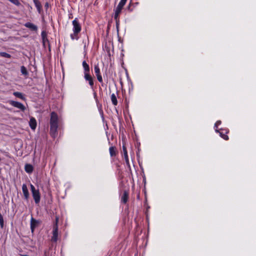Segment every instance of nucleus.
Returning a JSON list of instances; mask_svg holds the SVG:
<instances>
[{
  "label": "nucleus",
  "mask_w": 256,
  "mask_h": 256,
  "mask_svg": "<svg viewBox=\"0 0 256 256\" xmlns=\"http://www.w3.org/2000/svg\"><path fill=\"white\" fill-rule=\"evenodd\" d=\"M58 114L52 112L50 113V134L52 137L54 138L58 135Z\"/></svg>",
  "instance_id": "1"
},
{
  "label": "nucleus",
  "mask_w": 256,
  "mask_h": 256,
  "mask_svg": "<svg viewBox=\"0 0 256 256\" xmlns=\"http://www.w3.org/2000/svg\"><path fill=\"white\" fill-rule=\"evenodd\" d=\"M30 190L32 197L36 204H38L40 200V194L38 189H36L34 185L30 184Z\"/></svg>",
  "instance_id": "2"
},
{
  "label": "nucleus",
  "mask_w": 256,
  "mask_h": 256,
  "mask_svg": "<svg viewBox=\"0 0 256 256\" xmlns=\"http://www.w3.org/2000/svg\"><path fill=\"white\" fill-rule=\"evenodd\" d=\"M84 70V78L86 80H92V77L90 74V70L89 65L86 60H84L82 63Z\"/></svg>",
  "instance_id": "3"
},
{
  "label": "nucleus",
  "mask_w": 256,
  "mask_h": 256,
  "mask_svg": "<svg viewBox=\"0 0 256 256\" xmlns=\"http://www.w3.org/2000/svg\"><path fill=\"white\" fill-rule=\"evenodd\" d=\"M58 217L56 218V221L54 222L52 230V241L53 242H56L58 238Z\"/></svg>",
  "instance_id": "4"
},
{
  "label": "nucleus",
  "mask_w": 256,
  "mask_h": 256,
  "mask_svg": "<svg viewBox=\"0 0 256 256\" xmlns=\"http://www.w3.org/2000/svg\"><path fill=\"white\" fill-rule=\"evenodd\" d=\"M72 24L73 32L79 34L82 30V26L78 18H76L73 20Z\"/></svg>",
  "instance_id": "5"
},
{
  "label": "nucleus",
  "mask_w": 256,
  "mask_h": 256,
  "mask_svg": "<svg viewBox=\"0 0 256 256\" xmlns=\"http://www.w3.org/2000/svg\"><path fill=\"white\" fill-rule=\"evenodd\" d=\"M219 132H217L219 133L220 136L224 140H228L229 138L227 134L229 132V130L227 128H222L218 130Z\"/></svg>",
  "instance_id": "6"
},
{
  "label": "nucleus",
  "mask_w": 256,
  "mask_h": 256,
  "mask_svg": "<svg viewBox=\"0 0 256 256\" xmlns=\"http://www.w3.org/2000/svg\"><path fill=\"white\" fill-rule=\"evenodd\" d=\"M40 221L34 219L32 216L30 218V227L32 233H34L35 228L40 224Z\"/></svg>",
  "instance_id": "7"
},
{
  "label": "nucleus",
  "mask_w": 256,
  "mask_h": 256,
  "mask_svg": "<svg viewBox=\"0 0 256 256\" xmlns=\"http://www.w3.org/2000/svg\"><path fill=\"white\" fill-rule=\"evenodd\" d=\"M10 104L15 108L20 109L22 111H24L26 110L24 106L20 102L11 100L10 102Z\"/></svg>",
  "instance_id": "8"
},
{
  "label": "nucleus",
  "mask_w": 256,
  "mask_h": 256,
  "mask_svg": "<svg viewBox=\"0 0 256 256\" xmlns=\"http://www.w3.org/2000/svg\"><path fill=\"white\" fill-rule=\"evenodd\" d=\"M122 151H123V153H124V158L126 161V166L130 169V162H129V160H128V156L125 144H124L122 145Z\"/></svg>",
  "instance_id": "9"
},
{
  "label": "nucleus",
  "mask_w": 256,
  "mask_h": 256,
  "mask_svg": "<svg viewBox=\"0 0 256 256\" xmlns=\"http://www.w3.org/2000/svg\"><path fill=\"white\" fill-rule=\"evenodd\" d=\"M94 72L97 77V80H102V76L100 74V69L98 64H94Z\"/></svg>",
  "instance_id": "10"
},
{
  "label": "nucleus",
  "mask_w": 256,
  "mask_h": 256,
  "mask_svg": "<svg viewBox=\"0 0 256 256\" xmlns=\"http://www.w3.org/2000/svg\"><path fill=\"white\" fill-rule=\"evenodd\" d=\"M129 192L128 190H124L121 197V202L126 204L128 200Z\"/></svg>",
  "instance_id": "11"
},
{
  "label": "nucleus",
  "mask_w": 256,
  "mask_h": 256,
  "mask_svg": "<svg viewBox=\"0 0 256 256\" xmlns=\"http://www.w3.org/2000/svg\"><path fill=\"white\" fill-rule=\"evenodd\" d=\"M29 126L32 130H35L37 126V122L36 118L34 117H31L29 122Z\"/></svg>",
  "instance_id": "12"
},
{
  "label": "nucleus",
  "mask_w": 256,
  "mask_h": 256,
  "mask_svg": "<svg viewBox=\"0 0 256 256\" xmlns=\"http://www.w3.org/2000/svg\"><path fill=\"white\" fill-rule=\"evenodd\" d=\"M22 190L24 198L28 200L29 198L30 194L26 184H24L22 186Z\"/></svg>",
  "instance_id": "13"
},
{
  "label": "nucleus",
  "mask_w": 256,
  "mask_h": 256,
  "mask_svg": "<svg viewBox=\"0 0 256 256\" xmlns=\"http://www.w3.org/2000/svg\"><path fill=\"white\" fill-rule=\"evenodd\" d=\"M126 1L127 0H120L117 7L114 10H116L121 12V11L124 6L125 5Z\"/></svg>",
  "instance_id": "14"
},
{
  "label": "nucleus",
  "mask_w": 256,
  "mask_h": 256,
  "mask_svg": "<svg viewBox=\"0 0 256 256\" xmlns=\"http://www.w3.org/2000/svg\"><path fill=\"white\" fill-rule=\"evenodd\" d=\"M24 26L32 30L36 31L38 30V27L34 25L32 22H27L24 24Z\"/></svg>",
  "instance_id": "15"
},
{
  "label": "nucleus",
  "mask_w": 256,
  "mask_h": 256,
  "mask_svg": "<svg viewBox=\"0 0 256 256\" xmlns=\"http://www.w3.org/2000/svg\"><path fill=\"white\" fill-rule=\"evenodd\" d=\"M109 152L111 157L115 156L118 154V151L116 146H112L109 148Z\"/></svg>",
  "instance_id": "16"
},
{
  "label": "nucleus",
  "mask_w": 256,
  "mask_h": 256,
  "mask_svg": "<svg viewBox=\"0 0 256 256\" xmlns=\"http://www.w3.org/2000/svg\"><path fill=\"white\" fill-rule=\"evenodd\" d=\"M34 5L37 9L39 14H40L42 11V5L40 2L38 0H33Z\"/></svg>",
  "instance_id": "17"
},
{
  "label": "nucleus",
  "mask_w": 256,
  "mask_h": 256,
  "mask_svg": "<svg viewBox=\"0 0 256 256\" xmlns=\"http://www.w3.org/2000/svg\"><path fill=\"white\" fill-rule=\"evenodd\" d=\"M25 171L28 174L32 172L34 168L32 165L30 164H26L24 166Z\"/></svg>",
  "instance_id": "18"
},
{
  "label": "nucleus",
  "mask_w": 256,
  "mask_h": 256,
  "mask_svg": "<svg viewBox=\"0 0 256 256\" xmlns=\"http://www.w3.org/2000/svg\"><path fill=\"white\" fill-rule=\"evenodd\" d=\"M13 94L15 96H16V97H17V98H20V99H21L22 100H26V98H25L24 95L22 93H21L20 92H14L13 93Z\"/></svg>",
  "instance_id": "19"
},
{
  "label": "nucleus",
  "mask_w": 256,
  "mask_h": 256,
  "mask_svg": "<svg viewBox=\"0 0 256 256\" xmlns=\"http://www.w3.org/2000/svg\"><path fill=\"white\" fill-rule=\"evenodd\" d=\"M111 98V100H112V104L114 106L117 105V104H118V100H117L116 97V96L114 94H112L111 95V98Z\"/></svg>",
  "instance_id": "20"
},
{
  "label": "nucleus",
  "mask_w": 256,
  "mask_h": 256,
  "mask_svg": "<svg viewBox=\"0 0 256 256\" xmlns=\"http://www.w3.org/2000/svg\"><path fill=\"white\" fill-rule=\"evenodd\" d=\"M20 72L24 76H27L28 74L27 69L24 66H22L20 67Z\"/></svg>",
  "instance_id": "21"
},
{
  "label": "nucleus",
  "mask_w": 256,
  "mask_h": 256,
  "mask_svg": "<svg viewBox=\"0 0 256 256\" xmlns=\"http://www.w3.org/2000/svg\"><path fill=\"white\" fill-rule=\"evenodd\" d=\"M78 33H75V32H73L72 34H70V38L72 40H78L79 38V37L78 36Z\"/></svg>",
  "instance_id": "22"
},
{
  "label": "nucleus",
  "mask_w": 256,
  "mask_h": 256,
  "mask_svg": "<svg viewBox=\"0 0 256 256\" xmlns=\"http://www.w3.org/2000/svg\"><path fill=\"white\" fill-rule=\"evenodd\" d=\"M0 56L6 58H10L11 55L8 53L6 52H0Z\"/></svg>",
  "instance_id": "23"
},
{
  "label": "nucleus",
  "mask_w": 256,
  "mask_h": 256,
  "mask_svg": "<svg viewBox=\"0 0 256 256\" xmlns=\"http://www.w3.org/2000/svg\"><path fill=\"white\" fill-rule=\"evenodd\" d=\"M222 122L220 120H218L214 124V128L216 132H219L218 129V126L221 124Z\"/></svg>",
  "instance_id": "24"
},
{
  "label": "nucleus",
  "mask_w": 256,
  "mask_h": 256,
  "mask_svg": "<svg viewBox=\"0 0 256 256\" xmlns=\"http://www.w3.org/2000/svg\"><path fill=\"white\" fill-rule=\"evenodd\" d=\"M114 20H116V21L119 20H118V18L119 14L120 13V12L116 11V10H114Z\"/></svg>",
  "instance_id": "25"
},
{
  "label": "nucleus",
  "mask_w": 256,
  "mask_h": 256,
  "mask_svg": "<svg viewBox=\"0 0 256 256\" xmlns=\"http://www.w3.org/2000/svg\"><path fill=\"white\" fill-rule=\"evenodd\" d=\"M82 43L84 44H88V37H86V38L82 40Z\"/></svg>",
  "instance_id": "26"
},
{
  "label": "nucleus",
  "mask_w": 256,
  "mask_h": 256,
  "mask_svg": "<svg viewBox=\"0 0 256 256\" xmlns=\"http://www.w3.org/2000/svg\"><path fill=\"white\" fill-rule=\"evenodd\" d=\"M88 44H84V55L86 54V48L88 46Z\"/></svg>",
  "instance_id": "27"
},
{
  "label": "nucleus",
  "mask_w": 256,
  "mask_h": 256,
  "mask_svg": "<svg viewBox=\"0 0 256 256\" xmlns=\"http://www.w3.org/2000/svg\"><path fill=\"white\" fill-rule=\"evenodd\" d=\"M119 22V20L116 21V28L118 32Z\"/></svg>",
  "instance_id": "28"
},
{
  "label": "nucleus",
  "mask_w": 256,
  "mask_h": 256,
  "mask_svg": "<svg viewBox=\"0 0 256 256\" xmlns=\"http://www.w3.org/2000/svg\"><path fill=\"white\" fill-rule=\"evenodd\" d=\"M45 36H46V34H45L44 32H42V36L43 40H44Z\"/></svg>",
  "instance_id": "29"
},
{
  "label": "nucleus",
  "mask_w": 256,
  "mask_h": 256,
  "mask_svg": "<svg viewBox=\"0 0 256 256\" xmlns=\"http://www.w3.org/2000/svg\"><path fill=\"white\" fill-rule=\"evenodd\" d=\"M88 82H89L90 85L92 87L94 84V81H88Z\"/></svg>",
  "instance_id": "30"
},
{
  "label": "nucleus",
  "mask_w": 256,
  "mask_h": 256,
  "mask_svg": "<svg viewBox=\"0 0 256 256\" xmlns=\"http://www.w3.org/2000/svg\"><path fill=\"white\" fill-rule=\"evenodd\" d=\"M128 9L129 11L130 12H132V9L130 8V4H129V6H128Z\"/></svg>",
  "instance_id": "31"
},
{
  "label": "nucleus",
  "mask_w": 256,
  "mask_h": 256,
  "mask_svg": "<svg viewBox=\"0 0 256 256\" xmlns=\"http://www.w3.org/2000/svg\"><path fill=\"white\" fill-rule=\"evenodd\" d=\"M119 82L120 84L122 87L123 86V81L120 80V81H119Z\"/></svg>",
  "instance_id": "32"
},
{
  "label": "nucleus",
  "mask_w": 256,
  "mask_h": 256,
  "mask_svg": "<svg viewBox=\"0 0 256 256\" xmlns=\"http://www.w3.org/2000/svg\"><path fill=\"white\" fill-rule=\"evenodd\" d=\"M20 256H30L27 255V254H20Z\"/></svg>",
  "instance_id": "33"
},
{
  "label": "nucleus",
  "mask_w": 256,
  "mask_h": 256,
  "mask_svg": "<svg viewBox=\"0 0 256 256\" xmlns=\"http://www.w3.org/2000/svg\"><path fill=\"white\" fill-rule=\"evenodd\" d=\"M132 84V81H128V84Z\"/></svg>",
  "instance_id": "34"
},
{
  "label": "nucleus",
  "mask_w": 256,
  "mask_h": 256,
  "mask_svg": "<svg viewBox=\"0 0 256 256\" xmlns=\"http://www.w3.org/2000/svg\"><path fill=\"white\" fill-rule=\"evenodd\" d=\"M44 255L45 256H46V251H45V252H44Z\"/></svg>",
  "instance_id": "35"
},
{
  "label": "nucleus",
  "mask_w": 256,
  "mask_h": 256,
  "mask_svg": "<svg viewBox=\"0 0 256 256\" xmlns=\"http://www.w3.org/2000/svg\"><path fill=\"white\" fill-rule=\"evenodd\" d=\"M48 6V3H46V6Z\"/></svg>",
  "instance_id": "36"
}]
</instances>
